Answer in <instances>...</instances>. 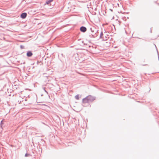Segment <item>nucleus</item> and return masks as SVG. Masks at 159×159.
Segmentation results:
<instances>
[{
    "instance_id": "7ed1b4c3",
    "label": "nucleus",
    "mask_w": 159,
    "mask_h": 159,
    "mask_svg": "<svg viewBox=\"0 0 159 159\" xmlns=\"http://www.w3.org/2000/svg\"><path fill=\"white\" fill-rule=\"evenodd\" d=\"M89 102V97H87L84 99L83 100V102L84 103H88Z\"/></svg>"
},
{
    "instance_id": "f8f14e48",
    "label": "nucleus",
    "mask_w": 159,
    "mask_h": 159,
    "mask_svg": "<svg viewBox=\"0 0 159 159\" xmlns=\"http://www.w3.org/2000/svg\"><path fill=\"white\" fill-rule=\"evenodd\" d=\"M48 79H49L50 78H48Z\"/></svg>"
},
{
    "instance_id": "6e6552de",
    "label": "nucleus",
    "mask_w": 159,
    "mask_h": 159,
    "mask_svg": "<svg viewBox=\"0 0 159 159\" xmlns=\"http://www.w3.org/2000/svg\"><path fill=\"white\" fill-rule=\"evenodd\" d=\"M75 98H76V99L77 100L79 99V95H77L75 96Z\"/></svg>"
},
{
    "instance_id": "39448f33",
    "label": "nucleus",
    "mask_w": 159,
    "mask_h": 159,
    "mask_svg": "<svg viewBox=\"0 0 159 159\" xmlns=\"http://www.w3.org/2000/svg\"><path fill=\"white\" fill-rule=\"evenodd\" d=\"M100 38L101 39H102L104 40H106V39H105L104 37L103 36V34L102 32H101L100 34Z\"/></svg>"
},
{
    "instance_id": "423d86ee",
    "label": "nucleus",
    "mask_w": 159,
    "mask_h": 159,
    "mask_svg": "<svg viewBox=\"0 0 159 159\" xmlns=\"http://www.w3.org/2000/svg\"><path fill=\"white\" fill-rule=\"evenodd\" d=\"M32 55L33 53L30 51H28L26 54L27 56L28 57H30Z\"/></svg>"
},
{
    "instance_id": "20e7f679",
    "label": "nucleus",
    "mask_w": 159,
    "mask_h": 159,
    "mask_svg": "<svg viewBox=\"0 0 159 159\" xmlns=\"http://www.w3.org/2000/svg\"><path fill=\"white\" fill-rule=\"evenodd\" d=\"M27 15V13H26L24 12L21 14L20 17L22 19H25Z\"/></svg>"
},
{
    "instance_id": "0eeeda50",
    "label": "nucleus",
    "mask_w": 159,
    "mask_h": 159,
    "mask_svg": "<svg viewBox=\"0 0 159 159\" xmlns=\"http://www.w3.org/2000/svg\"><path fill=\"white\" fill-rule=\"evenodd\" d=\"M53 1V0H47L46 1V3L45 4V5L46 4L48 5L51 2Z\"/></svg>"
},
{
    "instance_id": "f03ea898",
    "label": "nucleus",
    "mask_w": 159,
    "mask_h": 159,
    "mask_svg": "<svg viewBox=\"0 0 159 159\" xmlns=\"http://www.w3.org/2000/svg\"><path fill=\"white\" fill-rule=\"evenodd\" d=\"M80 30L83 32H85L87 30V29L84 26H81L80 29Z\"/></svg>"
},
{
    "instance_id": "9b49d317",
    "label": "nucleus",
    "mask_w": 159,
    "mask_h": 159,
    "mask_svg": "<svg viewBox=\"0 0 159 159\" xmlns=\"http://www.w3.org/2000/svg\"><path fill=\"white\" fill-rule=\"evenodd\" d=\"M25 156H26V157L27 156V154H25Z\"/></svg>"
},
{
    "instance_id": "f257e3e1",
    "label": "nucleus",
    "mask_w": 159,
    "mask_h": 159,
    "mask_svg": "<svg viewBox=\"0 0 159 159\" xmlns=\"http://www.w3.org/2000/svg\"><path fill=\"white\" fill-rule=\"evenodd\" d=\"M90 30L91 32V33L89 35L90 37L95 38L98 35V30H97L94 27L91 28Z\"/></svg>"
},
{
    "instance_id": "9d476101",
    "label": "nucleus",
    "mask_w": 159,
    "mask_h": 159,
    "mask_svg": "<svg viewBox=\"0 0 159 159\" xmlns=\"http://www.w3.org/2000/svg\"><path fill=\"white\" fill-rule=\"evenodd\" d=\"M104 38H105V39H106V40H107V37H106V36H105L104 37Z\"/></svg>"
},
{
    "instance_id": "1a4fd4ad",
    "label": "nucleus",
    "mask_w": 159,
    "mask_h": 159,
    "mask_svg": "<svg viewBox=\"0 0 159 159\" xmlns=\"http://www.w3.org/2000/svg\"><path fill=\"white\" fill-rule=\"evenodd\" d=\"M20 48L22 49L24 48V46L23 45H20Z\"/></svg>"
}]
</instances>
